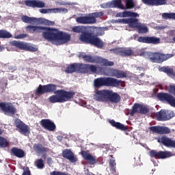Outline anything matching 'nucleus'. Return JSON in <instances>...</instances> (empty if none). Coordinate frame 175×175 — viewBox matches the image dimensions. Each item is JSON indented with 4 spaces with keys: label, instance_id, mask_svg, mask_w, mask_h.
I'll use <instances>...</instances> for the list:
<instances>
[{
    "label": "nucleus",
    "instance_id": "obj_1",
    "mask_svg": "<svg viewBox=\"0 0 175 175\" xmlns=\"http://www.w3.org/2000/svg\"><path fill=\"white\" fill-rule=\"evenodd\" d=\"M26 31L29 33H42V32L44 39L48 42H55L57 46L65 44L70 40V34L53 27L29 25L26 27Z\"/></svg>",
    "mask_w": 175,
    "mask_h": 175
},
{
    "label": "nucleus",
    "instance_id": "obj_2",
    "mask_svg": "<svg viewBox=\"0 0 175 175\" xmlns=\"http://www.w3.org/2000/svg\"><path fill=\"white\" fill-rule=\"evenodd\" d=\"M54 92L55 94L49 96V101L50 103H65L70 99L75 98L76 93L72 91H66L64 90H57V85L49 83L47 85H39L36 90L35 94L37 96L44 94H51Z\"/></svg>",
    "mask_w": 175,
    "mask_h": 175
},
{
    "label": "nucleus",
    "instance_id": "obj_3",
    "mask_svg": "<svg viewBox=\"0 0 175 175\" xmlns=\"http://www.w3.org/2000/svg\"><path fill=\"white\" fill-rule=\"evenodd\" d=\"M72 31L76 33H81L80 36V40L84 42V43H88V44H92L98 49H102L104 44L96 35L92 34V33L87 32V28L84 26H75L72 29Z\"/></svg>",
    "mask_w": 175,
    "mask_h": 175
},
{
    "label": "nucleus",
    "instance_id": "obj_4",
    "mask_svg": "<svg viewBox=\"0 0 175 175\" xmlns=\"http://www.w3.org/2000/svg\"><path fill=\"white\" fill-rule=\"evenodd\" d=\"M142 57H148L150 61L154 64H162L170 58H173V54H164L161 52H147L143 51L140 53Z\"/></svg>",
    "mask_w": 175,
    "mask_h": 175
},
{
    "label": "nucleus",
    "instance_id": "obj_5",
    "mask_svg": "<svg viewBox=\"0 0 175 175\" xmlns=\"http://www.w3.org/2000/svg\"><path fill=\"white\" fill-rule=\"evenodd\" d=\"M122 84V81L110 77H101L96 78L94 81V87L100 88V87H120Z\"/></svg>",
    "mask_w": 175,
    "mask_h": 175
},
{
    "label": "nucleus",
    "instance_id": "obj_6",
    "mask_svg": "<svg viewBox=\"0 0 175 175\" xmlns=\"http://www.w3.org/2000/svg\"><path fill=\"white\" fill-rule=\"evenodd\" d=\"M103 12H93L88 14L87 16H81L76 18L78 24H96V18L103 17Z\"/></svg>",
    "mask_w": 175,
    "mask_h": 175
},
{
    "label": "nucleus",
    "instance_id": "obj_7",
    "mask_svg": "<svg viewBox=\"0 0 175 175\" xmlns=\"http://www.w3.org/2000/svg\"><path fill=\"white\" fill-rule=\"evenodd\" d=\"M83 58L85 62H89L90 64H100L103 66H114V62L109 61V59L99 56L85 55Z\"/></svg>",
    "mask_w": 175,
    "mask_h": 175
},
{
    "label": "nucleus",
    "instance_id": "obj_8",
    "mask_svg": "<svg viewBox=\"0 0 175 175\" xmlns=\"http://www.w3.org/2000/svg\"><path fill=\"white\" fill-rule=\"evenodd\" d=\"M21 21L23 23H26L27 24H32V23H40V24H43L44 25H54V24H55V22L52 21H49L46 18H33V17H29L27 15L23 16L21 17Z\"/></svg>",
    "mask_w": 175,
    "mask_h": 175
},
{
    "label": "nucleus",
    "instance_id": "obj_9",
    "mask_svg": "<svg viewBox=\"0 0 175 175\" xmlns=\"http://www.w3.org/2000/svg\"><path fill=\"white\" fill-rule=\"evenodd\" d=\"M10 44L14 47H16L20 50H24L25 51H30L31 53L38 51V48L22 41L14 40L11 41Z\"/></svg>",
    "mask_w": 175,
    "mask_h": 175
},
{
    "label": "nucleus",
    "instance_id": "obj_10",
    "mask_svg": "<svg viewBox=\"0 0 175 175\" xmlns=\"http://www.w3.org/2000/svg\"><path fill=\"white\" fill-rule=\"evenodd\" d=\"M0 109L5 116H9L10 117H14L17 113V109L12 103H0Z\"/></svg>",
    "mask_w": 175,
    "mask_h": 175
},
{
    "label": "nucleus",
    "instance_id": "obj_11",
    "mask_svg": "<svg viewBox=\"0 0 175 175\" xmlns=\"http://www.w3.org/2000/svg\"><path fill=\"white\" fill-rule=\"evenodd\" d=\"M113 54L116 55H120V57H131V55H134L135 52L131 48H124V47H118L111 49L109 50Z\"/></svg>",
    "mask_w": 175,
    "mask_h": 175
},
{
    "label": "nucleus",
    "instance_id": "obj_12",
    "mask_svg": "<svg viewBox=\"0 0 175 175\" xmlns=\"http://www.w3.org/2000/svg\"><path fill=\"white\" fill-rule=\"evenodd\" d=\"M149 155L151 158H155V159H166L173 157V153L170 151H157L152 150L149 152Z\"/></svg>",
    "mask_w": 175,
    "mask_h": 175
},
{
    "label": "nucleus",
    "instance_id": "obj_13",
    "mask_svg": "<svg viewBox=\"0 0 175 175\" xmlns=\"http://www.w3.org/2000/svg\"><path fill=\"white\" fill-rule=\"evenodd\" d=\"M103 75L105 76H112L117 79H124V77H126V74L124 71L110 68H105L104 69Z\"/></svg>",
    "mask_w": 175,
    "mask_h": 175
},
{
    "label": "nucleus",
    "instance_id": "obj_14",
    "mask_svg": "<svg viewBox=\"0 0 175 175\" xmlns=\"http://www.w3.org/2000/svg\"><path fill=\"white\" fill-rule=\"evenodd\" d=\"M15 126L18 129H19V133L21 135H24V136H28L29 133H31V131L29 130V126L25 124L24 122L21 121V120L17 118L14 121Z\"/></svg>",
    "mask_w": 175,
    "mask_h": 175
},
{
    "label": "nucleus",
    "instance_id": "obj_15",
    "mask_svg": "<svg viewBox=\"0 0 175 175\" xmlns=\"http://www.w3.org/2000/svg\"><path fill=\"white\" fill-rule=\"evenodd\" d=\"M157 98L159 100H161V102H165L172 107H175V98L172 96V94L161 92L158 94Z\"/></svg>",
    "mask_w": 175,
    "mask_h": 175
},
{
    "label": "nucleus",
    "instance_id": "obj_16",
    "mask_svg": "<svg viewBox=\"0 0 175 175\" xmlns=\"http://www.w3.org/2000/svg\"><path fill=\"white\" fill-rule=\"evenodd\" d=\"M109 92L110 90H97L94 95V98L98 102H106L109 99Z\"/></svg>",
    "mask_w": 175,
    "mask_h": 175
},
{
    "label": "nucleus",
    "instance_id": "obj_17",
    "mask_svg": "<svg viewBox=\"0 0 175 175\" xmlns=\"http://www.w3.org/2000/svg\"><path fill=\"white\" fill-rule=\"evenodd\" d=\"M33 149L36 154H38L39 155L42 154L43 159H46L47 158V152L50 151L49 148L44 147L43 144L40 143L34 144L33 146Z\"/></svg>",
    "mask_w": 175,
    "mask_h": 175
},
{
    "label": "nucleus",
    "instance_id": "obj_18",
    "mask_svg": "<svg viewBox=\"0 0 175 175\" xmlns=\"http://www.w3.org/2000/svg\"><path fill=\"white\" fill-rule=\"evenodd\" d=\"M137 42L139 43H146L147 44H159L161 39L155 36H139L137 38Z\"/></svg>",
    "mask_w": 175,
    "mask_h": 175
},
{
    "label": "nucleus",
    "instance_id": "obj_19",
    "mask_svg": "<svg viewBox=\"0 0 175 175\" xmlns=\"http://www.w3.org/2000/svg\"><path fill=\"white\" fill-rule=\"evenodd\" d=\"M149 111L150 109L147 107L142 104H135L133 106L130 116H133L136 113H139V114H147Z\"/></svg>",
    "mask_w": 175,
    "mask_h": 175
},
{
    "label": "nucleus",
    "instance_id": "obj_20",
    "mask_svg": "<svg viewBox=\"0 0 175 175\" xmlns=\"http://www.w3.org/2000/svg\"><path fill=\"white\" fill-rule=\"evenodd\" d=\"M150 131L153 133H158L159 135H169L171 130L169 127L161 126H153L150 127Z\"/></svg>",
    "mask_w": 175,
    "mask_h": 175
},
{
    "label": "nucleus",
    "instance_id": "obj_21",
    "mask_svg": "<svg viewBox=\"0 0 175 175\" xmlns=\"http://www.w3.org/2000/svg\"><path fill=\"white\" fill-rule=\"evenodd\" d=\"M158 143H161L165 147H171L172 148H175V141L171 138L162 136L157 138Z\"/></svg>",
    "mask_w": 175,
    "mask_h": 175
},
{
    "label": "nucleus",
    "instance_id": "obj_22",
    "mask_svg": "<svg viewBox=\"0 0 175 175\" xmlns=\"http://www.w3.org/2000/svg\"><path fill=\"white\" fill-rule=\"evenodd\" d=\"M25 5L28 8H33V9H35V8H42L46 7V3L39 0H26L25 1Z\"/></svg>",
    "mask_w": 175,
    "mask_h": 175
},
{
    "label": "nucleus",
    "instance_id": "obj_23",
    "mask_svg": "<svg viewBox=\"0 0 175 175\" xmlns=\"http://www.w3.org/2000/svg\"><path fill=\"white\" fill-rule=\"evenodd\" d=\"M98 68L96 66L93 64H81V73H96Z\"/></svg>",
    "mask_w": 175,
    "mask_h": 175
},
{
    "label": "nucleus",
    "instance_id": "obj_24",
    "mask_svg": "<svg viewBox=\"0 0 175 175\" xmlns=\"http://www.w3.org/2000/svg\"><path fill=\"white\" fill-rule=\"evenodd\" d=\"M40 125L44 128V129H46V131H49L50 132L55 131V124L49 119H42L40 121Z\"/></svg>",
    "mask_w": 175,
    "mask_h": 175
},
{
    "label": "nucleus",
    "instance_id": "obj_25",
    "mask_svg": "<svg viewBox=\"0 0 175 175\" xmlns=\"http://www.w3.org/2000/svg\"><path fill=\"white\" fill-rule=\"evenodd\" d=\"M105 8H117L122 9V10H125V7L124 4H122V1L121 0H112L111 1H109L107 3V6Z\"/></svg>",
    "mask_w": 175,
    "mask_h": 175
},
{
    "label": "nucleus",
    "instance_id": "obj_26",
    "mask_svg": "<svg viewBox=\"0 0 175 175\" xmlns=\"http://www.w3.org/2000/svg\"><path fill=\"white\" fill-rule=\"evenodd\" d=\"M81 154L83 157V159H85V161H88L89 162L90 165H95L96 163V157L92 156L91 154L88 153L85 150H82L81 152Z\"/></svg>",
    "mask_w": 175,
    "mask_h": 175
},
{
    "label": "nucleus",
    "instance_id": "obj_27",
    "mask_svg": "<svg viewBox=\"0 0 175 175\" xmlns=\"http://www.w3.org/2000/svg\"><path fill=\"white\" fill-rule=\"evenodd\" d=\"M66 73H75V72H79L81 73V64H72L69 65L65 70Z\"/></svg>",
    "mask_w": 175,
    "mask_h": 175
},
{
    "label": "nucleus",
    "instance_id": "obj_28",
    "mask_svg": "<svg viewBox=\"0 0 175 175\" xmlns=\"http://www.w3.org/2000/svg\"><path fill=\"white\" fill-rule=\"evenodd\" d=\"M62 157L65 158L66 159H68L72 163H75V162H77V159H76V157H75V154H73V152H72L69 149H65L62 152Z\"/></svg>",
    "mask_w": 175,
    "mask_h": 175
},
{
    "label": "nucleus",
    "instance_id": "obj_29",
    "mask_svg": "<svg viewBox=\"0 0 175 175\" xmlns=\"http://www.w3.org/2000/svg\"><path fill=\"white\" fill-rule=\"evenodd\" d=\"M108 100L111 103H118L121 100V96L118 93L113 92V90H109Z\"/></svg>",
    "mask_w": 175,
    "mask_h": 175
},
{
    "label": "nucleus",
    "instance_id": "obj_30",
    "mask_svg": "<svg viewBox=\"0 0 175 175\" xmlns=\"http://www.w3.org/2000/svg\"><path fill=\"white\" fill-rule=\"evenodd\" d=\"M108 122H109L111 126L118 129L119 131H128V127L120 123L119 122H116L114 120H109Z\"/></svg>",
    "mask_w": 175,
    "mask_h": 175
},
{
    "label": "nucleus",
    "instance_id": "obj_31",
    "mask_svg": "<svg viewBox=\"0 0 175 175\" xmlns=\"http://www.w3.org/2000/svg\"><path fill=\"white\" fill-rule=\"evenodd\" d=\"M10 152L11 155H14V157H16V158H24V157H25V152L18 148L13 147Z\"/></svg>",
    "mask_w": 175,
    "mask_h": 175
},
{
    "label": "nucleus",
    "instance_id": "obj_32",
    "mask_svg": "<svg viewBox=\"0 0 175 175\" xmlns=\"http://www.w3.org/2000/svg\"><path fill=\"white\" fill-rule=\"evenodd\" d=\"M161 72H163L164 73H166L167 76L170 77H175V71L173 70V68H170L169 66H162L161 68Z\"/></svg>",
    "mask_w": 175,
    "mask_h": 175
},
{
    "label": "nucleus",
    "instance_id": "obj_33",
    "mask_svg": "<svg viewBox=\"0 0 175 175\" xmlns=\"http://www.w3.org/2000/svg\"><path fill=\"white\" fill-rule=\"evenodd\" d=\"M126 24H129L131 28H137L139 25V19L136 18H127Z\"/></svg>",
    "mask_w": 175,
    "mask_h": 175
},
{
    "label": "nucleus",
    "instance_id": "obj_34",
    "mask_svg": "<svg viewBox=\"0 0 175 175\" xmlns=\"http://www.w3.org/2000/svg\"><path fill=\"white\" fill-rule=\"evenodd\" d=\"M136 28L138 33H147L148 32V27L146 25L139 23Z\"/></svg>",
    "mask_w": 175,
    "mask_h": 175
},
{
    "label": "nucleus",
    "instance_id": "obj_35",
    "mask_svg": "<svg viewBox=\"0 0 175 175\" xmlns=\"http://www.w3.org/2000/svg\"><path fill=\"white\" fill-rule=\"evenodd\" d=\"M12 33L10 32L5 30V29H1L0 30V39H10V38H12Z\"/></svg>",
    "mask_w": 175,
    "mask_h": 175
},
{
    "label": "nucleus",
    "instance_id": "obj_36",
    "mask_svg": "<svg viewBox=\"0 0 175 175\" xmlns=\"http://www.w3.org/2000/svg\"><path fill=\"white\" fill-rule=\"evenodd\" d=\"M157 121H166V111L161 110L156 114Z\"/></svg>",
    "mask_w": 175,
    "mask_h": 175
},
{
    "label": "nucleus",
    "instance_id": "obj_37",
    "mask_svg": "<svg viewBox=\"0 0 175 175\" xmlns=\"http://www.w3.org/2000/svg\"><path fill=\"white\" fill-rule=\"evenodd\" d=\"M9 146V141L3 137H0V148H6Z\"/></svg>",
    "mask_w": 175,
    "mask_h": 175
},
{
    "label": "nucleus",
    "instance_id": "obj_38",
    "mask_svg": "<svg viewBox=\"0 0 175 175\" xmlns=\"http://www.w3.org/2000/svg\"><path fill=\"white\" fill-rule=\"evenodd\" d=\"M35 166H36L37 169H43L44 167V161L43 159H38L34 162Z\"/></svg>",
    "mask_w": 175,
    "mask_h": 175
},
{
    "label": "nucleus",
    "instance_id": "obj_39",
    "mask_svg": "<svg viewBox=\"0 0 175 175\" xmlns=\"http://www.w3.org/2000/svg\"><path fill=\"white\" fill-rule=\"evenodd\" d=\"M126 5L124 7V10L126 9H133L135 8V3L133 0H124Z\"/></svg>",
    "mask_w": 175,
    "mask_h": 175
},
{
    "label": "nucleus",
    "instance_id": "obj_40",
    "mask_svg": "<svg viewBox=\"0 0 175 175\" xmlns=\"http://www.w3.org/2000/svg\"><path fill=\"white\" fill-rule=\"evenodd\" d=\"M162 17L165 18V20H167L168 18H172V20H175V13H163Z\"/></svg>",
    "mask_w": 175,
    "mask_h": 175
},
{
    "label": "nucleus",
    "instance_id": "obj_41",
    "mask_svg": "<svg viewBox=\"0 0 175 175\" xmlns=\"http://www.w3.org/2000/svg\"><path fill=\"white\" fill-rule=\"evenodd\" d=\"M175 114L173 111H165V121H167L169 120H171V118H173L174 117Z\"/></svg>",
    "mask_w": 175,
    "mask_h": 175
},
{
    "label": "nucleus",
    "instance_id": "obj_42",
    "mask_svg": "<svg viewBox=\"0 0 175 175\" xmlns=\"http://www.w3.org/2000/svg\"><path fill=\"white\" fill-rule=\"evenodd\" d=\"M54 8H49V9H40L39 10L40 13H42V14H46V13H54Z\"/></svg>",
    "mask_w": 175,
    "mask_h": 175
},
{
    "label": "nucleus",
    "instance_id": "obj_43",
    "mask_svg": "<svg viewBox=\"0 0 175 175\" xmlns=\"http://www.w3.org/2000/svg\"><path fill=\"white\" fill-rule=\"evenodd\" d=\"M142 2L148 6H154V0H142Z\"/></svg>",
    "mask_w": 175,
    "mask_h": 175
},
{
    "label": "nucleus",
    "instance_id": "obj_44",
    "mask_svg": "<svg viewBox=\"0 0 175 175\" xmlns=\"http://www.w3.org/2000/svg\"><path fill=\"white\" fill-rule=\"evenodd\" d=\"M54 13H61V12H63L64 13H68V9L66 8H53Z\"/></svg>",
    "mask_w": 175,
    "mask_h": 175
},
{
    "label": "nucleus",
    "instance_id": "obj_45",
    "mask_svg": "<svg viewBox=\"0 0 175 175\" xmlns=\"http://www.w3.org/2000/svg\"><path fill=\"white\" fill-rule=\"evenodd\" d=\"M127 17H138L139 14L136 12H132L131 11H126Z\"/></svg>",
    "mask_w": 175,
    "mask_h": 175
},
{
    "label": "nucleus",
    "instance_id": "obj_46",
    "mask_svg": "<svg viewBox=\"0 0 175 175\" xmlns=\"http://www.w3.org/2000/svg\"><path fill=\"white\" fill-rule=\"evenodd\" d=\"M116 17H127L126 11H124L123 12L117 13Z\"/></svg>",
    "mask_w": 175,
    "mask_h": 175
},
{
    "label": "nucleus",
    "instance_id": "obj_47",
    "mask_svg": "<svg viewBox=\"0 0 175 175\" xmlns=\"http://www.w3.org/2000/svg\"><path fill=\"white\" fill-rule=\"evenodd\" d=\"M27 36H28V35H27L25 33H22V34H19V35L16 36V39H25V38H27Z\"/></svg>",
    "mask_w": 175,
    "mask_h": 175
},
{
    "label": "nucleus",
    "instance_id": "obj_48",
    "mask_svg": "<svg viewBox=\"0 0 175 175\" xmlns=\"http://www.w3.org/2000/svg\"><path fill=\"white\" fill-rule=\"evenodd\" d=\"M128 18H120L118 19L117 22L120 23V24H126Z\"/></svg>",
    "mask_w": 175,
    "mask_h": 175
},
{
    "label": "nucleus",
    "instance_id": "obj_49",
    "mask_svg": "<svg viewBox=\"0 0 175 175\" xmlns=\"http://www.w3.org/2000/svg\"><path fill=\"white\" fill-rule=\"evenodd\" d=\"M116 160H113V159H111L109 161V167H111V166H116Z\"/></svg>",
    "mask_w": 175,
    "mask_h": 175
},
{
    "label": "nucleus",
    "instance_id": "obj_50",
    "mask_svg": "<svg viewBox=\"0 0 175 175\" xmlns=\"http://www.w3.org/2000/svg\"><path fill=\"white\" fill-rule=\"evenodd\" d=\"M46 162L48 165H51V163H53V159L51 157L47 158Z\"/></svg>",
    "mask_w": 175,
    "mask_h": 175
},
{
    "label": "nucleus",
    "instance_id": "obj_51",
    "mask_svg": "<svg viewBox=\"0 0 175 175\" xmlns=\"http://www.w3.org/2000/svg\"><path fill=\"white\" fill-rule=\"evenodd\" d=\"M22 175H31V171H29V170L24 171Z\"/></svg>",
    "mask_w": 175,
    "mask_h": 175
},
{
    "label": "nucleus",
    "instance_id": "obj_52",
    "mask_svg": "<svg viewBox=\"0 0 175 175\" xmlns=\"http://www.w3.org/2000/svg\"><path fill=\"white\" fill-rule=\"evenodd\" d=\"M137 70H139L141 72H144L145 68H144V67H137Z\"/></svg>",
    "mask_w": 175,
    "mask_h": 175
},
{
    "label": "nucleus",
    "instance_id": "obj_53",
    "mask_svg": "<svg viewBox=\"0 0 175 175\" xmlns=\"http://www.w3.org/2000/svg\"><path fill=\"white\" fill-rule=\"evenodd\" d=\"M107 5V3H106L105 4H102L101 8H103V9L110 8V7H106Z\"/></svg>",
    "mask_w": 175,
    "mask_h": 175
},
{
    "label": "nucleus",
    "instance_id": "obj_54",
    "mask_svg": "<svg viewBox=\"0 0 175 175\" xmlns=\"http://www.w3.org/2000/svg\"><path fill=\"white\" fill-rule=\"evenodd\" d=\"M111 170L113 172V173H116V166H111Z\"/></svg>",
    "mask_w": 175,
    "mask_h": 175
},
{
    "label": "nucleus",
    "instance_id": "obj_55",
    "mask_svg": "<svg viewBox=\"0 0 175 175\" xmlns=\"http://www.w3.org/2000/svg\"><path fill=\"white\" fill-rule=\"evenodd\" d=\"M84 57H85V55H83V53L79 55V57L83 58V60H84Z\"/></svg>",
    "mask_w": 175,
    "mask_h": 175
},
{
    "label": "nucleus",
    "instance_id": "obj_56",
    "mask_svg": "<svg viewBox=\"0 0 175 175\" xmlns=\"http://www.w3.org/2000/svg\"><path fill=\"white\" fill-rule=\"evenodd\" d=\"M5 87H8V80L4 81Z\"/></svg>",
    "mask_w": 175,
    "mask_h": 175
},
{
    "label": "nucleus",
    "instance_id": "obj_57",
    "mask_svg": "<svg viewBox=\"0 0 175 175\" xmlns=\"http://www.w3.org/2000/svg\"><path fill=\"white\" fill-rule=\"evenodd\" d=\"M3 133V131L2 130V129H0V136L1 135H2Z\"/></svg>",
    "mask_w": 175,
    "mask_h": 175
},
{
    "label": "nucleus",
    "instance_id": "obj_58",
    "mask_svg": "<svg viewBox=\"0 0 175 175\" xmlns=\"http://www.w3.org/2000/svg\"><path fill=\"white\" fill-rule=\"evenodd\" d=\"M173 42L175 43V37L172 38Z\"/></svg>",
    "mask_w": 175,
    "mask_h": 175
},
{
    "label": "nucleus",
    "instance_id": "obj_59",
    "mask_svg": "<svg viewBox=\"0 0 175 175\" xmlns=\"http://www.w3.org/2000/svg\"><path fill=\"white\" fill-rule=\"evenodd\" d=\"M2 49H3L2 46H0V51H2Z\"/></svg>",
    "mask_w": 175,
    "mask_h": 175
},
{
    "label": "nucleus",
    "instance_id": "obj_60",
    "mask_svg": "<svg viewBox=\"0 0 175 175\" xmlns=\"http://www.w3.org/2000/svg\"><path fill=\"white\" fill-rule=\"evenodd\" d=\"M85 175H94V174H86Z\"/></svg>",
    "mask_w": 175,
    "mask_h": 175
},
{
    "label": "nucleus",
    "instance_id": "obj_61",
    "mask_svg": "<svg viewBox=\"0 0 175 175\" xmlns=\"http://www.w3.org/2000/svg\"><path fill=\"white\" fill-rule=\"evenodd\" d=\"M2 16H0V18H1Z\"/></svg>",
    "mask_w": 175,
    "mask_h": 175
},
{
    "label": "nucleus",
    "instance_id": "obj_62",
    "mask_svg": "<svg viewBox=\"0 0 175 175\" xmlns=\"http://www.w3.org/2000/svg\"><path fill=\"white\" fill-rule=\"evenodd\" d=\"M93 175H95L94 174H93Z\"/></svg>",
    "mask_w": 175,
    "mask_h": 175
}]
</instances>
